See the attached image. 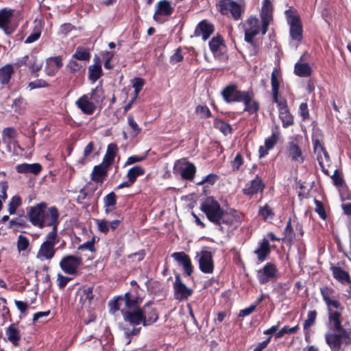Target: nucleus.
<instances>
[{
  "instance_id": "nucleus-50",
  "label": "nucleus",
  "mask_w": 351,
  "mask_h": 351,
  "mask_svg": "<svg viewBox=\"0 0 351 351\" xmlns=\"http://www.w3.org/2000/svg\"><path fill=\"white\" fill-rule=\"evenodd\" d=\"M66 68L69 69V71L71 73L77 75L81 72L82 69H83V66L79 63L77 60L71 57L66 65Z\"/></svg>"
},
{
  "instance_id": "nucleus-47",
  "label": "nucleus",
  "mask_w": 351,
  "mask_h": 351,
  "mask_svg": "<svg viewBox=\"0 0 351 351\" xmlns=\"http://www.w3.org/2000/svg\"><path fill=\"white\" fill-rule=\"evenodd\" d=\"M71 57L77 60L89 61L91 56L86 49L78 47Z\"/></svg>"
},
{
  "instance_id": "nucleus-23",
  "label": "nucleus",
  "mask_w": 351,
  "mask_h": 351,
  "mask_svg": "<svg viewBox=\"0 0 351 351\" xmlns=\"http://www.w3.org/2000/svg\"><path fill=\"white\" fill-rule=\"evenodd\" d=\"M171 256L182 266L184 274L186 276H191L193 272V266L189 256L184 252H178L173 253Z\"/></svg>"
},
{
  "instance_id": "nucleus-24",
  "label": "nucleus",
  "mask_w": 351,
  "mask_h": 351,
  "mask_svg": "<svg viewBox=\"0 0 351 351\" xmlns=\"http://www.w3.org/2000/svg\"><path fill=\"white\" fill-rule=\"evenodd\" d=\"M265 188V184L262 178L258 175L255 178L250 181L249 184H245V187L243 189L242 192L245 195L252 197L258 193H262Z\"/></svg>"
},
{
  "instance_id": "nucleus-61",
  "label": "nucleus",
  "mask_w": 351,
  "mask_h": 351,
  "mask_svg": "<svg viewBox=\"0 0 351 351\" xmlns=\"http://www.w3.org/2000/svg\"><path fill=\"white\" fill-rule=\"evenodd\" d=\"M123 302V300L119 299V296H118L117 298L114 299L113 300H111L109 302V307H110V311L112 313H114L118 311H121V304Z\"/></svg>"
},
{
  "instance_id": "nucleus-9",
  "label": "nucleus",
  "mask_w": 351,
  "mask_h": 351,
  "mask_svg": "<svg viewBox=\"0 0 351 351\" xmlns=\"http://www.w3.org/2000/svg\"><path fill=\"white\" fill-rule=\"evenodd\" d=\"M43 60L38 58V56L34 53L25 55V56L19 58L15 62V66L17 68H21L23 66L27 67L31 73L36 77L38 75L37 73L43 67Z\"/></svg>"
},
{
  "instance_id": "nucleus-11",
  "label": "nucleus",
  "mask_w": 351,
  "mask_h": 351,
  "mask_svg": "<svg viewBox=\"0 0 351 351\" xmlns=\"http://www.w3.org/2000/svg\"><path fill=\"white\" fill-rule=\"evenodd\" d=\"M247 26L245 29L244 40L251 45H255L254 38L261 32V27L259 25V20L255 16H250L245 21Z\"/></svg>"
},
{
  "instance_id": "nucleus-59",
  "label": "nucleus",
  "mask_w": 351,
  "mask_h": 351,
  "mask_svg": "<svg viewBox=\"0 0 351 351\" xmlns=\"http://www.w3.org/2000/svg\"><path fill=\"white\" fill-rule=\"evenodd\" d=\"M331 178L332 180L334 185L336 186L337 187H339V186H342L343 184H345L344 180L342 176L341 175V173L339 171V169L335 170L334 173L332 174V176H331Z\"/></svg>"
},
{
  "instance_id": "nucleus-33",
  "label": "nucleus",
  "mask_w": 351,
  "mask_h": 351,
  "mask_svg": "<svg viewBox=\"0 0 351 351\" xmlns=\"http://www.w3.org/2000/svg\"><path fill=\"white\" fill-rule=\"evenodd\" d=\"M330 270L335 279L342 285L351 284V278L349 273L343 270L341 267L332 265Z\"/></svg>"
},
{
  "instance_id": "nucleus-32",
  "label": "nucleus",
  "mask_w": 351,
  "mask_h": 351,
  "mask_svg": "<svg viewBox=\"0 0 351 351\" xmlns=\"http://www.w3.org/2000/svg\"><path fill=\"white\" fill-rule=\"evenodd\" d=\"M254 253L257 256L259 263L265 261L271 253V247L269 241L264 238L258 244V247L254 250Z\"/></svg>"
},
{
  "instance_id": "nucleus-36",
  "label": "nucleus",
  "mask_w": 351,
  "mask_h": 351,
  "mask_svg": "<svg viewBox=\"0 0 351 351\" xmlns=\"http://www.w3.org/2000/svg\"><path fill=\"white\" fill-rule=\"evenodd\" d=\"M279 71L277 68H274L271 76V93H272V101L273 102H277L278 100L282 98L279 97V87H280V80H279Z\"/></svg>"
},
{
  "instance_id": "nucleus-6",
  "label": "nucleus",
  "mask_w": 351,
  "mask_h": 351,
  "mask_svg": "<svg viewBox=\"0 0 351 351\" xmlns=\"http://www.w3.org/2000/svg\"><path fill=\"white\" fill-rule=\"evenodd\" d=\"M199 208L206 215L209 221L215 225H219V219L223 208L213 197H206L202 199Z\"/></svg>"
},
{
  "instance_id": "nucleus-37",
  "label": "nucleus",
  "mask_w": 351,
  "mask_h": 351,
  "mask_svg": "<svg viewBox=\"0 0 351 351\" xmlns=\"http://www.w3.org/2000/svg\"><path fill=\"white\" fill-rule=\"evenodd\" d=\"M88 96L96 107L99 106L101 108L103 102L106 99L104 90L101 85H98L92 89Z\"/></svg>"
},
{
  "instance_id": "nucleus-54",
  "label": "nucleus",
  "mask_w": 351,
  "mask_h": 351,
  "mask_svg": "<svg viewBox=\"0 0 351 351\" xmlns=\"http://www.w3.org/2000/svg\"><path fill=\"white\" fill-rule=\"evenodd\" d=\"M29 245V241L27 237L20 234L17 239V250L19 252L24 251Z\"/></svg>"
},
{
  "instance_id": "nucleus-53",
  "label": "nucleus",
  "mask_w": 351,
  "mask_h": 351,
  "mask_svg": "<svg viewBox=\"0 0 351 351\" xmlns=\"http://www.w3.org/2000/svg\"><path fill=\"white\" fill-rule=\"evenodd\" d=\"M258 214L265 221L268 219H272L275 215L273 210L267 204H265L259 209Z\"/></svg>"
},
{
  "instance_id": "nucleus-14",
  "label": "nucleus",
  "mask_w": 351,
  "mask_h": 351,
  "mask_svg": "<svg viewBox=\"0 0 351 351\" xmlns=\"http://www.w3.org/2000/svg\"><path fill=\"white\" fill-rule=\"evenodd\" d=\"M278 278V270L273 263H267L262 269L257 271V278L261 285H266L271 280Z\"/></svg>"
},
{
  "instance_id": "nucleus-44",
  "label": "nucleus",
  "mask_w": 351,
  "mask_h": 351,
  "mask_svg": "<svg viewBox=\"0 0 351 351\" xmlns=\"http://www.w3.org/2000/svg\"><path fill=\"white\" fill-rule=\"evenodd\" d=\"M280 134L279 126L276 125L271 130V135L265 141V145L267 149H272L274 147L279 139Z\"/></svg>"
},
{
  "instance_id": "nucleus-31",
  "label": "nucleus",
  "mask_w": 351,
  "mask_h": 351,
  "mask_svg": "<svg viewBox=\"0 0 351 351\" xmlns=\"http://www.w3.org/2000/svg\"><path fill=\"white\" fill-rule=\"evenodd\" d=\"M109 168L108 166L102 162L98 165H95L91 173V180L101 184L108 176Z\"/></svg>"
},
{
  "instance_id": "nucleus-16",
  "label": "nucleus",
  "mask_w": 351,
  "mask_h": 351,
  "mask_svg": "<svg viewBox=\"0 0 351 351\" xmlns=\"http://www.w3.org/2000/svg\"><path fill=\"white\" fill-rule=\"evenodd\" d=\"M174 298L179 301L186 300L192 295L193 291L189 288L182 282L180 275L176 274L175 276V281L173 285Z\"/></svg>"
},
{
  "instance_id": "nucleus-19",
  "label": "nucleus",
  "mask_w": 351,
  "mask_h": 351,
  "mask_svg": "<svg viewBox=\"0 0 351 351\" xmlns=\"http://www.w3.org/2000/svg\"><path fill=\"white\" fill-rule=\"evenodd\" d=\"M198 258L199 268L204 274H212L214 271V261L211 252L202 250L197 254Z\"/></svg>"
},
{
  "instance_id": "nucleus-39",
  "label": "nucleus",
  "mask_w": 351,
  "mask_h": 351,
  "mask_svg": "<svg viewBox=\"0 0 351 351\" xmlns=\"http://www.w3.org/2000/svg\"><path fill=\"white\" fill-rule=\"evenodd\" d=\"M185 167L180 170L181 177L186 180H192L196 173L195 165L191 162H186Z\"/></svg>"
},
{
  "instance_id": "nucleus-42",
  "label": "nucleus",
  "mask_w": 351,
  "mask_h": 351,
  "mask_svg": "<svg viewBox=\"0 0 351 351\" xmlns=\"http://www.w3.org/2000/svg\"><path fill=\"white\" fill-rule=\"evenodd\" d=\"M29 227L27 221L21 217L13 218L9 221L8 228L14 232L21 231L22 229Z\"/></svg>"
},
{
  "instance_id": "nucleus-40",
  "label": "nucleus",
  "mask_w": 351,
  "mask_h": 351,
  "mask_svg": "<svg viewBox=\"0 0 351 351\" xmlns=\"http://www.w3.org/2000/svg\"><path fill=\"white\" fill-rule=\"evenodd\" d=\"M14 73V69L11 64H6L0 68V84H8Z\"/></svg>"
},
{
  "instance_id": "nucleus-15",
  "label": "nucleus",
  "mask_w": 351,
  "mask_h": 351,
  "mask_svg": "<svg viewBox=\"0 0 351 351\" xmlns=\"http://www.w3.org/2000/svg\"><path fill=\"white\" fill-rule=\"evenodd\" d=\"M237 84H230L223 88L221 95L226 103L241 102L246 91L237 89Z\"/></svg>"
},
{
  "instance_id": "nucleus-64",
  "label": "nucleus",
  "mask_w": 351,
  "mask_h": 351,
  "mask_svg": "<svg viewBox=\"0 0 351 351\" xmlns=\"http://www.w3.org/2000/svg\"><path fill=\"white\" fill-rule=\"evenodd\" d=\"M70 277L64 276L62 274L58 273L57 275L58 285L60 289H64L68 282L71 280Z\"/></svg>"
},
{
  "instance_id": "nucleus-48",
  "label": "nucleus",
  "mask_w": 351,
  "mask_h": 351,
  "mask_svg": "<svg viewBox=\"0 0 351 351\" xmlns=\"http://www.w3.org/2000/svg\"><path fill=\"white\" fill-rule=\"evenodd\" d=\"M22 204V198L16 195L13 196L8 203V210L10 215L16 213V209Z\"/></svg>"
},
{
  "instance_id": "nucleus-26",
  "label": "nucleus",
  "mask_w": 351,
  "mask_h": 351,
  "mask_svg": "<svg viewBox=\"0 0 351 351\" xmlns=\"http://www.w3.org/2000/svg\"><path fill=\"white\" fill-rule=\"evenodd\" d=\"M77 107L85 114L92 115L97 107L94 104L88 94L83 95L76 101Z\"/></svg>"
},
{
  "instance_id": "nucleus-13",
  "label": "nucleus",
  "mask_w": 351,
  "mask_h": 351,
  "mask_svg": "<svg viewBox=\"0 0 351 351\" xmlns=\"http://www.w3.org/2000/svg\"><path fill=\"white\" fill-rule=\"evenodd\" d=\"M286 149L287 156L291 162L300 164L304 162L305 156L302 152L298 137H294L291 141H289Z\"/></svg>"
},
{
  "instance_id": "nucleus-5",
  "label": "nucleus",
  "mask_w": 351,
  "mask_h": 351,
  "mask_svg": "<svg viewBox=\"0 0 351 351\" xmlns=\"http://www.w3.org/2000/svg\"><path fill=\"white\" fill-rule=\"evenodd\" d=\"M93 298V287H89L82 289L80 293V303H81L82 308V317L86 325L95 322L96 320L95 311L90 307Z\"/></svg>"
},
{
  "instance_id": "nucleus-41",
  "label": "nucleus",
  "mask_w": 351,
  "mask_h": 351,
  "mask_svg": "<svg viewBox=\"0 0 351 351\" xmlns=\"http://www.w3.org/2000/svg\"><path fill=\"white\" fill-rule=\"evenodd\" d=\"M312 69L308 63L297 62L294 66V73L300 77H306L311 75Z\"/></svg>"
},
{
  "instance_id": "nucleus-45",
  "label": "nucleus",
  "mask_w": 351,
  "mask_h": 351,
  "mask_svg": "<svg viewBox=\"0 0 351 351\" xmlns=\"http://www.w3.org/2000/svg\"><path fill=\"white\" fill-rule=\"evenodd\" d=\"M145 173V169L144 167L139 165H136L128 170L127 178L129 179L130 182H132L134 184L136 180V178L138 176L144 175Z\"/></svg>"
},
{
  "instance_id": "nucleus-56",
  "label": "nucleus",
  "mask_w": 351,
  "mask_h": 351,
  "mask_svg": "<svg viewBox=\"0 0 351 351\" xmlns=\"http://www.w3.org/2000/svg\"><path fill=\"white\" fill-rule=\"evenodd\" d=\"M197 114L200 115L201 118H209L212 117L211 112L206 105H198L195 108Z\"/></svg>"
},
{
  "instance_id": "nucleus-22",
  "label": "nucleus",
  "mask_w": 351,
  "mask_h": 351,
  "mask_svg": "<svg viewBox=\"0 0 351 351\" xmlns=\"http://www.w3.org/2000/svg\"><path fill=\"white\" fill-rule=\"evenodd\" d=\"M13 12V10L11 9L3 8L0 10V29L7 35L12 34L15 30V27L11 25Z\"/></svg>"
},
{
  "instance_id": "nucleus-1",
  "label": "nucleus",
  "mask_w": 351,
  "mask_h": 351,
  "mask_svg": "<svg viewBox=\"0 0 351 351\" xmlns=\"http://www.w3.org/2000/svg\"><path fill=\"white\" fill-rule=\"evenodd\" d=\"M323 300L328 307L329 331L325 334V341L331 351H340L341 346L351 345V328H344L341 323V313L332 311L330 307L343 308L337 300H333L335 290L332 287L324 286L319 289Z\"/></svg>"
},
{
  "instance_id": "nucleus-18",
  "label": "nucleus",
  "mask_w": 351,
  "mask_h": 351,
  "mask_svg": "<svg viewBox=\"0 0 351 351\" xmlns=\"http://www.w3.org/2000/svg\"><path fill=\"white\" fill-rule=\"evenodd\" d=\"M273 7L270 0H263L260 17L262 22L261 34L265 35L267 30L270 22L273 20Z\"/></svg>"
},
{
  "instance_id": "nucleus-57",
  "label": "nucleus",
  "mask_w": 351,
  "mask_h": 351,
  "mask_svg": "<svg viewBox=\"0 0 351 351\" xmlns=\"http://www.w3.org/2000/svg\"><path fill=\"white\" fill-rule=\"evenodd\" d=\"M314 202L316 206L315 209V212L319 215L321 219L325 220L327 218V215L324 208V204L317 199H315Z\"/></svg>"
},
{
  "instance_id": "nucleus-30",
  "label": "nucleus",
  "mask_w": 351,
  "mask_h": 351,
  "mask_svg": "<svg viewBox=\"0 0 351 351\" xmlns=\"http://www.w3.org/2000/svg\"><path fill=\"white\" fill-rule=\"evenodd\" d=\"M210 50L215 58H221L223 54V49L226 47L224 40L221 35H217L212 38L208 43Z\"/></svg>"
},
{
  "instance_id": "nucleus-46",
  "label": "nucleus",
  "mask_w": 351,
  "mask_h": 351,
  "mask_svg": "<svg viewBox=\"0 0 351 351\" xmlns=\"http://www.w3.org/2000/svg\"><path fill=\"white\" fill-rule=\"evenodd\" d=\"M104 204L106 213L112 210L111 208L117 204V195L114 192H110L104 197Z\"/></svg>"
},
{
  "instance_id": "nucleus-21",
  "label": "nucleus",
  "mask_w": 351,
  "mask_h": 351,
  "mask_svg": "<svg viewBox=\"0 0 351 351\" xmlns=\"http://www.w3.org/2000/svg\"><path fill=\"white\" fill-rule=\"evenodd\" d=\"M119 299L124 302V307L121 309V313L124 321L125 312H133L141 307L138 298L132 295L130 292L125 293L123 295H120Z\"/></svg>"
},
{
  "instance_id": "nucleus-4",
  "label": "nucleus",
  "mask_w": 351,
  "mask_h": 351,
  "mask_svg": "<svg viewBox=\"0 0 351 351\" xmlns=\"http://www.w3.org/2000/svg\"><path fill=\"white\" fill-rule=\"evenodd\" d=\"M59 240L58 228L51 229L40 245L36 258L40 261L52 259L56 253L57 249L55 246L58 243Z\"/></svg>"
},
{
  "instance_id": "nucleus-28",
  "label": "nucleus",
  "mask_w": 351,
  "mask_h": 351,
  "mask_svg": "<svg viewBox=\"0 0 351 351\" xmlns=\"http://www.w3.org/2000/svg\"><path fill=\"white\" fill-rule=\"evenodd\" d=\"M214 31V25L207 20L204 19L197 24L194 34L196 36L202 35V39L206 40L213 34Z\"/></svg>"
},
{
  "instance_id": "nucleus-7",
  "label": "nucleus",
  "mask_w": 351,
  "mask_h": 351,
  "mask_svg": "<svg viewBox=\"0 0 351 351\" xmlns=\"http://www.w3.org/2000/svg\"><path fill=\"white\" fill-rule=\"evenodd\" d=\"M287 22L289 25V34L292 40L301 42L303 38L302 23L298 11L293 7L285 10Z\"/></svg>"
},
{
  "instance_id": "nucleus-38",
  "label": "nucleus",
  "mask_w": 351,
  "mask_h": 351,
  "mask_svg": "<svg viewBox=\"0 0 351 351\" xmlns=\"http://www.w3.org/2000/svg\"><path fill=\"white\" fill-rule=\"evenodd\" d=\"M117 152V145L113 143H110L107 147V150L103 158L102 163L110 167L114 161L115 156Z\"/></svg>"
},
{
  "instance_id": "nucleus-49",
  "label": "nucleus",
  "mask_w": 351,
  "mask_h": 351,
  "mask_svg": "<svg viewBox=\"0 0 351 351\" xmlns=\"http://www.w3.org/2000/svg\"><path fill=\"white\" fill-rule=\"evenodd\" d=\"M128 123L131 129V136L134 138L136 137L142 131L141 128L138 126L135 121L132 114H130L128 117Z\"/></svg>"
},
{
  "instance_id": "nucleus-29",
  "label": "nucleus",
  "mask_w": 351,
  "mask_h": 351,
  "mask_svg": "<svg viewBox=\"0 0 351 351\" xmlns=\"http://www.w3.org/2000/svg\"><path fill=\"white\" fill-rule=\"evenodd\" d=\"M62 66L63 62L61 56L50 57L47 59L45 68V73L49 76H53Z\"/></svg>"
},
{
  "instance_id": "nucleus-25",
  "label": "nucleus",
  "mask_w": 351,
  "mask_h": 351,
  "mask_svg": "<svg viewBox=\"0 0 351 351\" xmlns=\"http://www.w3.org/2000/svg\"><path fill=\"white\" fill-rule=\"evenodd\" d=\"M254 93L252 89L246 90V93L241 101L244 104V110L247 112L249 114L256 113L259 110V103L254 99Z\"/></svg>"
},
{
  "instance_id": "nucleus-52",
  "label": "nucleus",
  "mask_w": 351,
  "mask_h": 351,
  "mask_svg": "<svg viewBox=\"0 0 351 351\" xmlns=\"http://www.w3.org/2000/svg\"><path fill=\"white\" fill-rule=\"evenodd\" d=\"M317 315V313L315 310L309 311L307 314V319L303 324V328L310 329V328L315 323Z\"/></svg>"
},
{
  "instance_id": "nucleus-63",
  "label": "nucleus",
  "mask_w": 351,
  "mask_h": 351,
  "mask_svg": "<svg viewBox=\"0 0 351 351\" xmlns=\"http://www.w3.org/2000/svg\"><path fill=\"white\" fill-rule=\"evenodd\" d=\"M337 188L339 189L340 197L342 200L351 199V193L346 184H343L342 186H339V187Z\"/></svg>"
},
{
  "instance_id": "nucleus-34",
  "label": "nucleus",
  "mask_w": 351,
  "mask_h": 351,
  "mask_svg": "<svg viewBox=\"0 0 351 351\" xmlns=\"http://www.w3.org/2000/svg\"><path fill=\"white\" fill-rule=\"evenodd\" d=\"M43 167L40 163H22L16 166V171L19 173H32L35 176L38 175L42 171Z\"/></svg>"
},
{
  "instance_id": "nucleus-20",
  "label": "nucleus",
  "mask_w": 351,
  "mask_h": 351,
  "mask_svg": "<svg viewBox=\"0 0 351 351\" xmlns=\"http://www.w3.org/2000/svg\"><path fill=\"white\" fill-rule=\"evenodd\" d=\"M240 217L237 210L230 209L229 210H224L219 219V230L223 232L222 224L226 225L228 227L233 226L237 228L240 223Z\"/></svg>"
},
{
  "instance_id": "nucleus-12",
  "label": "nucleus",
  "mask_w": 351,
  "mask_h": 351,
  "mask_svg": "<svg viewBox=\"0 0 351 351\" xmlns=\"http://www.w3.org/2000/svg\"><path fill=\"white\" fill-rule=\"evenodd\" d=\"M174 11V8L168 0H160L158 2L153 19L158 23H163L167 19L164 17L170 16Z\"/></svg>"
},
{
  "instance_id": "nucleus-2",
  "label": "nucleus",
  "mask_w": 351,
  "mask_h": 351,
  "mask_svg": "<svg viewBox=\"0 0 351 351\" xmlns=\"http://www.w3.org/2000/svg\"><path fill=\"white\" fill-rule=\"evenodd\" d=\"M27 216L34 226L41 229L45 227L54 229L58 227L60 223L58 209L54 206L47 208V204L45 202L27 208Z\"/></svg>"
},
{
  "instance_id": "nucleus-8",
  "label": "nucleus",
  "mask_w": 351,
  "mask_h": 351,
  "mask_svg": "<svg viewBox=\"0 0 351 351\" xmlns=\"http://www.w3.org/2000/svg\"><path fill=\"white\" fill-rule=\"evenodd\" d=\"M218 11L222 15H228L231 14L232 17L238 21L241 19L243 10L241 5L234 0H219L216 4Z\"/></svg>"
},
{
  "instance_id": "nucleus-62",
  "label": "nucleus",
  "mask_w": 351,
  "mask_h": 351,
  "mask_svg": "<svg viewBox=\"0 0 351 351\" xmlns=\"http://www.w3.org/2000/svg\"><path fill=\"white\" fill-rule=\"evenodd\" d=\"M48 86H49V84H48L45 80L43 79H38L35 81L29 82L28 84V87H29L30 89H36Z\"/></svg>"
},
{
  "instance_id": "nucleus-43",
  "label": "nucleus",
  "mask_w": 351,
  "mask_h": 351,
  "mask_svg": "<svg viewBox=\"0 0 351 351\" xmlns=\"http://www.w3.org/2000/svg\"><path fill=\"white\" fill-rule=\"evenodd\" d=\"M103 74L101 65L99 62L90 65L88 67V79L92 82H95Z\"/></svg>"
},
{
  "instance_id": "nucleus-10",
  "label": "nucleus",
  "mask_w": 351,
  "mask_h": 351,
  "mask_svg": "<svg viewBox=\"0 0 351 351\" xmlns=\"http://www.w3.org/2000/svg\"><path fill=\"white\" fill-rule=\"evenodd\" d=\"M81 256L75 255H66L60 261V267L67 274L75 275L79 267L82 264Z\"/></svg>"
},
{
  "instance_id": "nucleus-35",
  "label": "nucleus",
  "mask_w": 351,
  "mask_h": 351,
  "mask_svg": "<svg viewBox=\"0 0 351 351\" xmlns=\"http://www.w3.org/2000/svg\"><path fill=\"white\" fill-rule=\"evenodd\" d=\"M5 335L8 341H9L14 346H19V341L21 339V331L16 327V324H11L5 329Z\"/></svg>"
},
{
  "instance_id": "nucleus-55",
  "label": "nucleus",
  "mask_w": 351,
  "mask_h": 351,
  "mask_svg": "<svg viewBox=\"0 0 351 351\" xmlns=\"http://www.w3.org/2000/svg\"><path fill=\"white\" fill-rule=\"evenodd\" d=\"M95 237H93L91 240L85 242L84 243L80 245L77 247L78 250L84 251L88 250L91 252H95L96 248L95 247Z\"/></svg>"
},
{
  "instance_id": "nucleus-51",
  "label": "nucleus",
  "mask_w": 351,
  "mask_h": 351,
  "mask_svg": "<svg viewBox=\"0 0 351 351\" xmlns=\"http://www.w3.org/2000/svg\"><path fill=\"white\" fill-rule=\"evenodd\" d=\"M213 126L219 130L224 134H226L228 131L230 132L232 130L230 124L218 118H215Z\"/></svg>"
},
{
  "instance_id": "nucleus-58",
  "label": "nucleus",
  "mask_w": 351,
  "mask_h": 351,
  "mask_svg": "<svg viewBox=\"0 0 351 351\" xmlns=\"http://www.w3.org/2000/svg\"><path fill=\"white\" fill-rule=\"evenodd\" d=\"M145 84V80L141 77H136L134 80L133 88H134L135 95L134 97L137 98L140 91L142 90Z\"/></svg>"
},
{
  "instance_id": "nucleus-3",
  "label": "nucleus",
  "mask_w": 351,
  "mask_h": 351,
  "mask_svg": "<svg viewBox=\"0 0 351 351\" xmlns=\"http://www.w3.org/2000/svg\"><path fill=\"white\" fill-rule=\"evenodd\" d=\"M159 318L157 308L152 301H148L144 305L133 312H125V322L131 326H149L156 323Z\"/></svg>"
},
{
  "instance_id": "nucleus-17",
  "label": "nucleus",
  "mask_w": 351,
  "mask_h": 351,
  "mask_svg": "<svg viewBox=\"0 0 351 351\" xmlns=\"http://www.w3.org/2000/svg\"><path fill=\"white\" fill-rule=\"evenodd\" d=\"M277 104L279 119L282 121V125L284 128H287L294 124L293 116L290 112L288 108L287 102L285 99H282L275 102Z\"/></svg>"
},
{
  "instance_id": "nucleus-27",
  "label": "nucleus",
  "mask_w": 351,
  "mask_h": 351,
  "mask_svg": "<svg viewBox=\"0 0 351 351\" xmlns=\"http://www.w3.org/2000/svg\"><path fill=\"white\" fill-rule=\"evenodd\" d=\"M18 133L16 130L12 127L5 128L1 134L2 141L6 145L7 150L11 151V145H18Z\"/></svg>"
},
{
  "instance_id": "nucleus-60",
  "label": "nucleus",
  "mask_w": 351,
  "mask_h": 351,
  "mask_svg": "<svg viewBox=\"0 0 351 351\" xmlns=\"http://www.w3.org/2000/svg\"><path fill=\"white\" fill-rule=\"evenodd\" d=\"M243 163V159L242 155L240 153H237L234 160L231 162L232 171H238Z\"/></svg>"
}]
</instances>
